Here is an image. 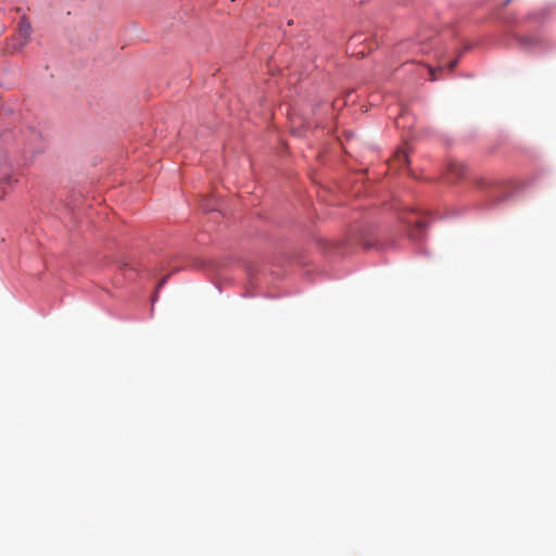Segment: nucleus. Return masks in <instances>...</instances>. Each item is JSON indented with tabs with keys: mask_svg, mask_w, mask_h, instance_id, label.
I'll use <instances>...</instances> for the list:
<instances>
[{
	"mask_svg": "<svg viewBox=\"0 0 556 556\" xmlns=\"http://www.w3.org/2000/svg\"><path fill=\"white\" fill-rule=\"evenodd\" d=\"M429 72H430V75H431L430 79H431L432 81L437 80L435 71H434L433 68H431V67H430V68H429Z\"/></svg>",
	"mask_w": 556,
	"mask_h": 556,
	"instance_id": "423d86ee",
	"label": "nucleus"
},
{
	"mask_svg": "<svg viewBox=\"0 0 556 556\" xmlns=\"http://www.w3.org/2000/svg\"><path fill=\"white\" fill-rule=\"evenodd\" d=\"M358 244L364 247V249L374 248L377 244V238L374 233H368L366 237L364 236L358 238Z\"/></svg>",
	"mask_w": 556,
	"mask_h": 556,
	"instance_id": "7ed1b4c3",
	"label": "nucleus"
},
{
	"mask_svg": "<svg viewBox=\"0 0 556 556\" xmlns=\"http://www.w3.org/2000/svg\"><path fill=\"white\" fill-rule=\"evenodd\" d=\"M392 162L399 166H403L404 164L408 163V155L405 151L399 150L392 160Z\"/></svg>",
	"mask_w": 556,
	"mask_h": 556,
	"instance_id": "20e7f679",
	"label": "nucleus"
},
{
	"mask_svg": "<svg viewBox=\"0 0 556 556\" xmlns=\"http://www.w3.org/2000/svg\"><path fill=\"white\" fill-rule=\"evenodd\" d=\"M426 224L422 220H416L415 226L408 229V236L413 240H419L422 237V231Z\"/></svg>",
	"mask_w": 556,
	"mask_h": 556,
	"instance_id": "f03ea898",
	"label": "nucleus"
},
{
	"mask_svg": "<svg viewBox=\"0 0 556 556\" xmlns=\"http://www.w3.org/2000/svg\"><path fill=\"white\" fill-rule=\"evenodd\" d=\"M30 33H31V26H30V23L27 21L26 17H22L20 23H18V28H17V33L15 35V37H13V49L14 50H18L21 48H23L29 37H30Z\"/></svg>",
	"mask_w": 556,
	"mask_h": 556,
	"instance_id": "f257e3e1",
	"label": "nucleus"
},
{
	"mask_svg": "<svg viewBox=\"0 0 556 556\" xmlns=\"http://www.w3.org/2000/svg\"><path fill=\"white\" fill-rule=\"evenodd\" d=\"M167 277H164L157 285V289L162 288L166 282Z\"/></svg>",
	"mask_w": 556,
	"mask_h": 556,
	"instance_id": "0eeeda50",
	"label": "nucleus"
},
{
	"mask_svg": "<svg viewBox=\"0 0 556 556\" xmlns=\"http://www.w3.org/2000/svg\"><path fill=\"white\" fill-rule=\"evenodd\" d=\"M292 131L296 135V136H302L303 132L298 128L296 126V121L295 119H292Z\"/></svg>",
	"mask_w": 556,
	"mask_h": 556,
	"instance_id": "39448f33",
	"label": "nucleus"
},
{
	"mask_svg": "<svg viewBox=\"0 0 556 556\" xmlns=\"http://www.w3.org/2000/svg\"><path fill=\"white\" fill-rule=\"evenodd\" d=\"M456 64H457V61H456V60H455V61H453V62H451V63H450V68H451V70H453V68L456 66Z\"/></svg>",
	"mask_w": 556,
	"mask_h": 556,
	"instance_id": "6e6552de",
	"label": "nucleus"
}]
</instances>
